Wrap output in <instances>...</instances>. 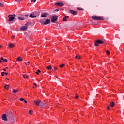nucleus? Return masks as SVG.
<instances>
[{
    "label": "nucleus",
    "instance_id": "1",
    "mask_svg": "<svg viewBox=\"0 0 124 124\" xmlns=\"http://www.w3.org/2000/svg\"><path fill=\"white\" fill-rule=\"evenodd\" d=\"M15 17H16V15H15V14L9 15L8 16V18H9L8 21L11 22V21H13L14 20H15Z\"/></svg>",
    "mask_w": 124,
    "mask_h": 124
},
{
    "label": "nucleus",
    "instance_id": "2",
    "mask_svg": "<svg viewBox=\"0 0 124 124\" xmlns=\"http://www.w3.org/2000/svg\"><path fill=\"white\" fill-rule=\"evenodd\" d=\"M102 43H104V41H102L100 40H97L95 41L94 45L95 46H98L99 44H102Z\"/></svg>",
    "mask_w": 124,
    "mask_h": 124
},
{
    "label": "nucleus",
    "instance_id": "3",
    "mask_svg": "<svg viewBox=\"0 0 124 124\" xmlns=\"http://www.w3.org/2000/svg\"><path fill=\"white\" fill-rule=\"evenodd\" d=\"M92 18L93 20H96L97 21L104 20V18H103V17H97V16H92Z\"/></svg>",
    "mask_w": 124,
    "mask_h": 124
},
{
    "label": "nucleus",
    "instance_id": "4",
    "mask_svg": "<svg viewBox=\"0 0 124 124\" xmlns=\"http://www.w3.org/2000/svg\"><path fill=\"white\" fill-rule=\"evenodd\" d=\"M58 20V16H53L51 18V22L52 23H55Z\"/></svg>",
    "mask_w": 124,
    "mask_h": 124
},
{
    "label": "nucleus",
    "instance_id": "5",
    "mask_svg": "<svg viewBox=\"0 0 124 124\" xmlns=\"http://www.w3.org/2000/svg\"><path fill=\"white\" fill-rule=\"evenodd\" d=\"M51 23V20L47 19L46 20V22L43 23V22L41 23V25H48Z\"/></svg>",
    "mask_w": 124,
    "mask_h": 124
},
{
    "label": "nucleus",
    "instance_id": "6",
    "mask_svg": "<svg viewBox=\"0 0 124 124\" xmlns=\"http://www.w3.org/2000/svg\"><path fill=\"white\" fill-rule=\"evenodd\" d=\"M28 30V26H27V24H25V26H22L21 28H20V31H27Z\"/></svg>",
    "mask_w": 124,
    "mask_h": 124
},
{
    "label": "nucleus",
    "instance_id": "7",
    "mask_svg": "<svg viewBox=\"0 0 124 124\" xmlns=\"http://www.w3.org/2000/svg\"><path fill=\"white\" fill-rule=\"evenodd\" d=\"M40 107H46V106H47L46 103H44L43 102L40 101Z\"/></svg>",
    "mask_w": 124,
    "mask_h": 124
},
{
    "label": "nucleus",
    "instance_id": "8",
    "mask_svg": "<svg viewBox=\"0 0 124 124\" xmlns=\"http://www.w3.org/2000/svg\"><path fill=\"white\" fill-rule=\"evenodd\" d=\"M2 120L5 121V122L7 121V117H6V115L3 114L2 116Z\"/></svg>",
    "mask_w": 124,
    "mask_h": 124
},
{
    "label": "nucleus",
    "instance_id": "9",
    "mask_svg": "<svg viewBox=\"0 0 124 124\" xmlns=\"http://www.w3.org/2000/svg\"><path fill=\"white\" fill-rule=\"evenodd\" d=\"M55 5H56V6L59 5V6L62 7V6H64V4H63V3H62V2H57L55 4Z\"/></svg>",
    "mask_w": 124,
    "mask_h": 124
},
{
    "label": "nucleus",
    "instance_id": "10",
    "mask_svg": "<svg viewBox=\"0 0 124 124\" xmlns=\"http://www.w3.org/2000/svg\"><path fill=\"white\" fill-rule=\"evenodd\" d=\"M70 13H71V14H73V15H76L77 12L73 10H70Z\"/></svg>",
    "mask_w": 124,
    "mask_h": 124
},
{
    "label": "nucleus",
    "instance_id": "11",
    "mask_svg": "<svg viewBox=\"0 0 124 124\" xmlns=\"http://www.w3.org/2000/svg\"><path fill=\"white\" fill-rule=\"evenodd\" d=\"M34 103H35V105L39 106L40 104V101H34Z\"/></svg>",
    "mask_w": 124,
    "mask_h": 124
},
{
    "label": "nucleus",
    "instance_id": "12",
    "mask_svg": "<svg viewBox=\"0 0 124 124\" xmlns=\"http://www.w3.org/2000/svg\"><path fill=\"white\" fill-rule=\"evenodd\" d=\"M30 18H36V16L34 14H31L29 16Z\"/></svg>",
    "mask_w": 124,
    "mask_h": 124
},
{
    "label": "nucleus",
    "instance_id": "13",
    "mask_svg": "<svg viewBox=\"0 0 124 124\" xmlns=\"http://www.w3.org/2000/svg\"><path fill=\"white\" fill-rule=\"evenodd\" d=\"M14 44L13 43H9L8 45V47L9 48H14Z\"/></svg>",
    "mask_w": 124,
    "mask_h": 124
},
{
    "label": "nucleus",
    "instance_id": "14",
    "mask_svg": "<svg viewBox=\"0 0 124 124\" xmlns=\"http://www.w3.org/2000/svg\"><path fill=\"white\" fill-rule=\"evenodd\" d=\"M47 14H48L47 13H45L41 15V17H42L43 18H44L45 17H47Z\"/></svg>",
    "mask_w": 124,
    "mask_h": 124
},
{
    "label": "nucleus",
    "instance_id": "15",
    "mask_svg": "<svg viewBox=\"0 0 124 124\" xmlns=\"http://www.w3.org/2000/svg\"><path fill=\"white\" fill-rule=\"evenodd\" d=\"M7 117L9 118V119H11V118H13V115H12V113H10V114H8L7 115Z\"/></svg>",
    "mask_w": 124,
    "mask_h": 124
},
{
    "label": "nucleus",
    "instance_id": "16",
    "mask_svg": "<svg viewBox=\"0 0 124 124\" xmlns=\"http://www.w3.org/2000/svg\"><path fill=\"white\" fill-rule=\"evenodd\" d=\"M68 18H69V16H65L63 18V21L64 22H66V21H67V20H66V19H68Z\"/></svg>",
    "mask_w": 124,
    "mask_h": 124
},
{
    "label": "nucleus",
    "instance_id": "17",
    "mask_svg": "<svg viewBox=\"0 0 124 124\" xmlns=\"http://www.w3.org/2000/svg\"><path fill=\"white\" fill-rule=\"evenodd\" d=\"M16 61H17V62H22V61H23V59H22V58L21 57H19L16 59Z\"/></svg>",
    "mask_w": 124,
    "mask_h": 124
},
{
    "label": "nucleus",
    "instance_id": "18",
    "mask_svg": "<svg viewBox=\"0 0 124 124\" xmlns=\"http://www.w3.org/2000/svg\"><path fill=\"white\" fill-rule=\"evenodd\" d=\"M110 105L111 107H114V106H115V103L113 102H111L110 103Z\"/></svg>",
    "mask_w": 124,
    "mask_h": 124
},
{
    "label": "nucleus",
    "instance_id": "19",
    "mask_svg": "<svg viewBox=\"0 0 124 124\" xmlns=\"http://www.w3.org/2000/svg\"><path fill=\"white\" fill-rule=\"evenodd\" d=\"M46 69H47V70H51V69H52V66L51 65L48 66L46 67Z\"/></svg>",
    "mask_w": 124,
    "mask_h": 124
},
{
    "label": "nucleus",
    "instance_id": "20",
    "mask_svg": "<svg viewBox=\"0 0 124 124\" xmlns=\"http://www.w3.org/2000/svg\"><path fill=\"white\" fill-rule=\"evenodd\" d=\"M23 77L25 79H28L29 78V76H28L27 75H23Z\"/></svg>",
    "mask_w": 124,
    "mask_h": 124
},
{
    "label": "nucleus",
    "instance_id": "21",
    "mask_svg": "<svg viewBox=\"0 0 124 124\" xmlns=\"http://www.w3.org/2000/svg\"><path fill=\"white\" fill-rule=\"evenodd\" d=\"M9 85L6 84L4 86L5 89H9Z\"/></svg>",
    "mask_w": 124,
    "mask_h": 124
},
{
    "label": "nucleus",
    "instance_id": "22",
    "mask_svg": "<svg viewBox=\"0 0 124 124\" xmlns=\"http://www.w3.org/2000/svg\"><path fill=\"white\" fill-rule=\"evenodd\" d=\"M18 20H20L21 21H24V20H25V19L23 17H18Z\"/></svg>",
    "mask_w": 124,
    "mask_h": 124
},
{
    "label": "nucleus",
    "instance_id": "23",
    "mask_svg": "<svg viewBox=\"0 0 124 124\" xmlns=\"http://www.w3.org/2000/svg\"><path fill=\"white\" fill-rule=\"evenodd\" d=\"M75 58L78 59V60H80L81 59V58L80 57V56H79V55L76 56Z\"/></svg>",
    "mask_w": 124,
    "mask_h": 124
},
{
    "label": "nucleus",
    "instance_id": "24",
    "mask_svg": "<svg viewBox=\"0 0 124 124\" xmlns=\"http://www.w3.org/2000/svg\"><path fill=\"white\" fill-rule=\"evenodd\" d=\"M29 115H31L32 114V110H31L29 111Z\"/></svg>",
    "mask_w": 124,
    "mask_h": 124
},
{
    "label": "nucleus",
    "instance_id": "25",
    "mask_svg": "<svg viewBox=\"0 0 124 124\" xmlns=\"http://www.w3.org/2000/svg\"><path fill=\"white\" fill-rule=\"evenodd\" d=\"M65 64H61L60 66H59V67H63V66H64Z\"/></svg>",
    "mask_w": 124,
    "mask_h": 124
},
{
    "label": "nucleus",
    "instance_id": "26",
    "mask_svg": "<svg viewBox=\"0 0 124 124\" xmlns=\"http://www.w3.org/2000/svg\"><path fill=\"white\" fill-rule=\"evenodd\" d=\"M13 93H17V92H18V90H16V89H14L13 90Z\"/></svg>",
    "mask_w": 124,
    "mask_h": 124
},
{
    "label": "nucleus",
    "instance_id": "27",
    "mask_svg": "<svg viewBox=\"0 0 124 124\" xmlns=\"http://www.w3.org/2000/svg\"><path fill=\"white\" fill-rule=\"evenodd\" d=\"M15 0L16 2H20L22 1V0Z\"/></svg>",
    "mask_w": 124,
    "mask_h": 124
},
{
    "label": "nucleus",
    "instance_id": "28",
    "mask_svg": "<svg viewBox=\"0 0 124 124\" xmlns=\"http://www.w3.org/2000/svg\"><path fill=\"white\" fill-rule=\"evenodd\" d=\"M110 51L109 50H107L106 51V53L108 54V55H110Z\"/></svg>",
    "mask_w": 124,
    "mask_h": 124
},
{
    "label": "nucleus",
    "instance_id": "29",
    "mask_svg": "<svg viewBox=\"0 0 124 124\" xmlns=\"http://www.w3.org/2000/svg\"><path fill=\"white\" fill-rule=\"evenodd\" d=\"M5 72H2V73H1V76H4V74Z\"/></svg>",
    "mask_w": 124,
    "mask_h": 124
},
{
    "label": "nucleus",
    "instance_id": "30",
    "mask_svg": "<svg viewBox=\"0 0 124 124\" xmlns=\"http://www.w3.org/2000/svg\"><path fill=\"white\" fill-rule=\"evenodd\" d=\"M22 16H25L26 18H28V17H29V15H23Z\"/></svg>",
    "mask_w": 124,
    "mask_h": 124
},
{
    "label": "nucleus",
    "instance_id": "31",
    "mask_svg": "<svg viewBox=\"0 0 124 124\" xmlns=\"http://www.w3.org/2000/svg\"><path fill=\"white\" fill-rule=\"evenodd\" d=\"M57 67H53V70H54V71H56V70H57Z\"/></svg>",
    "mask_w": 124,
    "mask_h": 124
},
{
    "label": "nucleus",
    "instance_id": "32",
    "mask_svg": "<svg viewBox=\"0 0 124 124\" xmlns=\"http://www.w3.org/2000/svg\"><path fill=\"white\" fill-rule=\"evenodd\" d=\"M0 6H1L2 7H3V6H4V5H3V3H0Z\"/></svg>",
    "mask_w": 124,
    "mask_h": 124
},
{
    "label": "nucleus",
    "instance_id": "33",
    "mask_svg": "<svg viewBox=\"0 0 124 124\" xmlns=\"http://www.w3.org/2000/svg\"><path fill=\"white\" fill-rule=\"evenodd\" d=\"M110 106H108L107 107L108 110H110Z\"/></svg>",
    "mask_w": 124,
    "mask_h": 124
},
{
    "label": "nucleus",
    "instance_id": "34",
    "mask_svg": "<svg viewBox=\"0 0 124 124\" xmlns=\"http://www.w3.org/2000/svg\"><path fill=\"white\" fill-rule=\"evenodd\" d=\"M20 101H24L25 99L24 98H20Z\"/></svg>",
    "mask_w": 124,
    "mask_h": 124
},
{
    "label": "nucleus",
    "instance_id": "35",
    "mask_svg": "<svg viewBox=\"0 0 124 124\" xmlns=\"http://www.w3.org/2000/svg\"><path fill=\"white\" fill-rule=\"evenodd\" d=\"M77 9H78V10H83V8H77Z\"/></svg>",
    "mask_w": 124,
    "mask_h": 124
},
{
    "label": "nucleus",
    "instance_id": "36",
    "mask_svg": "<svg viewBox=\"0 0 124 124\" xmlns=\"http://www.w3.org/2000/svg\"><path fill=\"white\" fill-rule=\"evenodd\" d=\"M75 98H76V99H78V98H79V96H76Z\"/></svg>",
    "mask_w": 124,
    "mask_h": 124
},
{
    "label": "nucleus",
    "instance_id": "37",
    "mask_svg": "<svg viewBox=\"0 0 124 124\" xmlns=\"http://www.w3.org/2000/svg\"><path fill=\"white\" fill-rule=\"evenodd\" d=\"M60 10V9H56L55 10V11H59Z\"/></svg>",
    "mask_w": 124,
    "mask_h": 124
},
{
    "label": "nucleus",
    "instance_id": "38",
    "mask_svg": "<svg viewBox=\"0 0 124 124\" xmlns=\"http://www.w3.org/2000/svg\"><path fill=\"white\" fill-rule=\"evenodd\" d=\"M1 61H3H3H4V59H3V57H1Z\"/></svg>",
    "mask_w": 124,
    "mask_h": 124
},
{
    "label": "nucleus",
    "instance_id": "39",
    "mask_svg": "<svg viewBox=\"0 0 124 124\" xmlns=\"http://www.w3.org/2000/svg\"><path fill=\"white\" fill-rule=\"evenodd\" d=\"M3 62H7V59H4V60H3Z\"/></svg>",
    "mask_w": 124,
    "mask_h": 124
},
{
    "label": "nucleus",
    "instance_id": "40",
    "mask_svg": "<svg viewBox=\"0 0 124 124\" xmlns=\"http://www.w3.org/2000/svg\"><path fill=\"white\" fill-rule=\"evenodd\" d=\"M24 101L25 103H28V101H27L26 100H24Z\"/></svg>",
    "mask_w": 124,
    "mask_h": 124
},
{
    "label": "nucleus",
    "instance_id": "41",
    "mask_svg": "<svg viewBox=\"0 0 124 124\" xmlns=\"http://www.w3.org/2000/svg\"><path fill=\"white\" fill-rule=\"evenodd\" d=\"M12 38L13 39H14V38H15V36H12Z\"/></svg>",
    "mask_w": 124,
    "mask_h": 124
},
{
    "label": "nucleus",
    "instance_id": "42",
    "mask_svg": "<svg viewBox=\"0 0 124 124\" xmlns=\"http://www.w3.org/2000/svg\"><path fill=\"white\" fill-rule=\"evenodd\" d=\"M38 72H36V74H37V75H38L39 74L38 73Z\"/></svg>",
    "mask_w": 124,
    "mask_h": 124
},
{
    "label": "nucleus",
    "instance_id": "43",
    "mask_svg": "<svg viewBox=\"0 0 124 124\" xmlns=\"http://www.w3.org/2000/svg\"><path fill=\"white\" fill-rule=\"evenodd\" d=\"M37 71H38V72H41L40 70H39V69H38Z\"/></svg>",
    "mask_w": 124,
    "mask_h": 124
},
{
    "label": "nucleus",
    "instance_id": "44",
    "mask_svg": "<svg viewBox=\"0 0 124 124\" xmlns=\"http://www.w3.org/2000/svg\"><path fill=\"white\" fill-rule=\"evenodd\" d=\"M33 85H34V86H35V87H36V86H37V85H36V84L35 83H33Z\"/></svg>",
    "mask_w": 124,
    "mask_h": 124
},
{
    "label": "nucleus",
    "instance_id": "45",
    "mask_svg": "<svg viewBox=\"0 0 124 124\" xmlns=\"http://www.w3.org/2000/svg\"><path fill=\"white\" fill-rule=\"evenodd\" d=\"M6 75H7V74H8V73H4Z\"/></svg>",
    "mask_w": 124,
    "mask_h": 124
},
{
    "label": "nucleus",
    "instance_id": "46",
    "mask_svg": "<svg viewBox=\"0 0 124 124\" xmlns=\"http://www.w3.org/2000/svg\"><path fill=\"white\" fill-rule=\"evenodd\" d=\"M33 2H35L36 1V0H33Z\"/></svg>",
    "mask_w": 124,
    "mask_h": 124
},
{
    "label": "nucleus",
    "instance_id": "47",
    "mask_svg": "<svg viewBox=\"0 0 124 124\" xmlns=\"http://www.w3.org/2000/svg\"><path fill=\"white\" fill-rule=\"evenodd\" d=\"M2 62V61H1V60H0V63H1Z\"/></svg>",
    "mask_w": 124,
    "mask_h": 124
},
{
    "label": "nucleus",
    "instance_id": "48",
    "mask_svg": "<svg viewBox=\"0 0 124 124\" xmlns=\"http://www.w3.org/2000/svg\"><path fill=\"white\" fill-rule=\"evenodd\" d=\"M3 70L4 71H6V69H3Z\"/></svg>",
    "mask_w": 124,
    "mask_h": 124
},
{
    "label": "nucleus",
    "instance_id": "49",
    "mask_svg": "<svg viewBox=\"0 0 124 124\" xmlns=\"http://www.w3.org/2000/svg\"><path fill=\"white\" fill-rule=\"evenodd\" d=\"M31 2H33V0H31Z\"/></svg>",
    "mask_w": 124,
    "mask_h": 124
},
{
    "label": "nucleus",
    "instance_id": "50",
    "mask_svg": "<svg viewBox=\"0 0 124 124\" xmlns=\"http://www.w3.org/2000/svg\"><path fill=\"white\" fill-rule=\"evenodd\" d=\"M5 69H8V67H5Z\"/></svg>",
    "mask_w": 124,
    "mask_h": 124
},
{
    "label": "nucleus",
    "instance_id": "51",
    "mask_svg": "<svg viewBox=\"0 0 124 124\" xmlns=\"http://www.w3.org/2000/svg\"><path fill=\"white\" fill-rule=\"evenodd\" d=\"M2 47V45L0 46V48H1Z\"/></svg>",
    "mask_w": 124,
    "mask_h": 124
},
{
    "label": "nucleus",
    "instance_id": "52",
    "mask_svg": "<svg viewBox=\"0 0 124 124\" xmlns=\"http://www.w3.org/2000/svg\"><path fill=\"white\" fill-rule=\"evenodd\" d=\"M27 63H28V64H30V62H28Z\"/></svg>",
    "mask_w": 124,
    "mask_h": 124
},
{
    "label": "nucleus",
    "instance_id": "53",
    "mask_svg": "<svg viewBox=\"0 0 124 124\" xmlns=\"http://www.w3.org/2000/svg\"><path fill=\"white\" fill-rule=\"evenodd\" d=\"M25 65H27V63H25Z\"/></svg>",
    "mask_w": 124,
    "mask_h": 124
},
{
    "label": "nucleus",
    "instance_id": "54",
    "mask_svg": "<svg viewBox=\"0 0 124 124\" xmlns=\"http://www.w3.org/2000/svg\"><path fill=\"white\" fill-rule=\"evenodd\" d=\"M6 80H9V79H7V78H6Z\"/></svg>",
    "mask_w": 124,
    "mask_h": 124
}]
</instances>
